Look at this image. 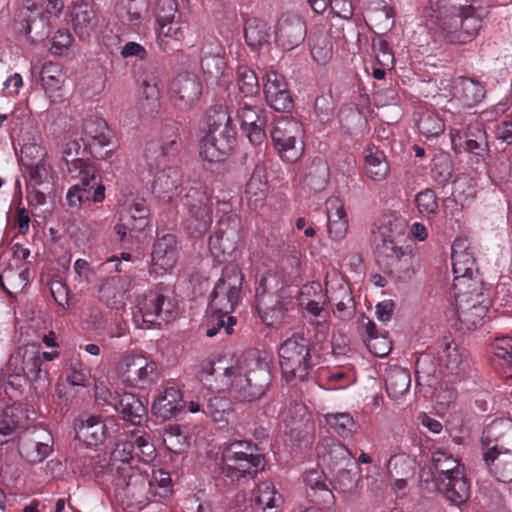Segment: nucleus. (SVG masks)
<instances>
[{"mask_svg": "<svg viewBox=\"0 0 512 512\" xmlns=\"http://www.w3.org/2000/svg\"><path fill=\"white\" fill-rule=\"evenodd\" d=\"M199 377L210 387H230L234 398L241 402L261 399L273 378L268 362L257 351H250L237 361L227 357L206 359L200 364Z\"/></svg>", "mask_w": 512, "mask_h": 512, "instance_id": "f257e3e1", "label": "nucleus"}, {"mask_svg": "<svg viewBox=\"0 0 512 512\" xmlns=\"http://www.w3.org/2000/svg\"><path fill=\"white\" fill-rule=\"evenodd\" d=\"M258 449L251 442L239 440L229 443L222 452L220 475L231 485L254 477L262 462Z\"/></svg>", "mask_w": 512, "mask_h": 512, "instance_id": "f03ea898", "label": "nucleus"}, {"mask_svg": "<svg viewBox=\"0 0 512 512\" xmlns=\"http://www.w3.org/2000/svg\"><path fill=\"white\" fill-rule=\"evenodd\" d=\"M280 367L287 382L304 381L312 369L311 344L308 338L295 332L279 348Z\"/></svg>", "mask_w": 512, "mask_h": 512, "instance_id": "7ed1b4c3", "label": "nucleus"}, {"mask_svg": "<svg viewBox=\"0 0 512 512\" xmlns=\"http://www.w3.org/2000/svg\"><path fill=\"white\" fill-rule=\"evenodd\" d=\"M375 257L383 272L397 281L412 279L419 267V258L411 244L377 247Z\"/></svg>", "mask_w": 512, "mask_h": 512, "instance_id": "20e7f679", "label": "nucleus"}, {"mask_svg": "<svg viewBox=\"0 0 512 512\" xmlns=\"http://www.w3.org/2000/svg\"><path fill=\"white\" fill-rule=\"evenodd\" d=\"M177 314V303L160 290H153L138 297L133 318L138 326L143 327L147 324L150 327L168 323L174 320Z\"/></svg>", "mask_w": 512, "mask_h": 512, "instance_id": "39448f33", "label": "nucleus"}, {"mask_svg": "<svg viewBox=\"0 0 512 512\" xmlns=\"http://www.w3.org/2000/svg\"><path fill=\"white\" fill-rule=\"evenodd\" d=\"M188 214L185 227L190 236L202 237L212 224V200L203 187H192L185 195Z\"/></svg>", "mask_w": 512, "mask_h": 512, "instance_id": "423d86ee", "label": "nucleus"}, {"mask_svg": "<svg viewBox=\"0 0 512 512\" xmlns=\"http://www.w3.org/2000/svg\"><path fill=\"white\" fill-rule=\"evenodd\" d=\"M271 138L281 158L289 163L296 162L304 152L303 128L293 118L276 121Z\"/></svg>", "mask_w": 512, "mask_h": 512, "instance_id": "0eeeda50", "label": "nucleus"}, {"mask_svg": "<svg viewBox=\"0 0 512 512\" xmlns=\"http://www.w3.org/2000/svg\"><path fill=\"white\" fill-rule=\"evenodd\" d=\"M243 278L238 267H226L211 293L209 308L231 314L241 299Z\"/></svg>", "mask_w": 512, "mask_h": 512, "instance_id": "6e6552de", "label": "nucleus"}, {"mask_svg": "<svg viewBox=\"0 0 512 512\" xmlns=\"http://www.w3.org/2000/svg\"><path fill=\"white\" fill-rule=\"evenodd\" d=\"M45 152L36 144H26L21 149V163L29 175L28 187L53 188L52 168L45 160Z\"/></svg>", "mask_w": 512, "mask_h": 512, "instance_id": "1a4fd4ad", "label": "nucleus"}, {"mask_svg": "<svg viewBox=\"0 0 512 512\" xmlns=\"http://www.w3.org/2000/svg\"><path fill=\"white\" fill-rule=\"evenodd\" d=\"M316 455L318 465L329 473L343 468L354 467V456L350 450L333 437H325L316 445Z\"/></svg>", "mask_w": 512, "mask_h": 512, "instance_id": "9d476101", "label": "nucleus"}, {"mask_svg": "<svg viewBox=\"0 0 512 512\" xmlns=\"http://www.w3.org/2000/svg\"><path fill=\"white\" fill-rule=\"evenodd\" d=\"M171 100L181 111L190 110L200 100L202 95V82L193 73H179L170 83Z\"/></svg>", "mask_w": 512, "mask_h": 512, "instance_id": "9b49d317", "label": "nucleus"}, {"mask_svg": "<svg viewBox=\"0 0 512 512\" xmlns=\"http://www.w3.org/2000/svg\"><path fill=\"white\" fill-rule=\"evenodd\" d=\"M118 376L130 386L144 388L153 381L156 366L140 355L124 356L117 367Z\"/></svg>", "mask_w": 512, "mask_h": 512, "instance_id": "f8f14e48", "label": "nucleus"}, {"mask_svg": "<svg viewBox=\"0 0 512 512\" xmlns=\"http://www.w3.org/2000/svg\"><path fill=\"white\" fill-rule=\"evenodd\" d=\"M237 118L242 132L253 145H261L266 140V118L264 110L248 102L239 104Z\"/></svg>", "mask_w": 512, "mask_h": 512, "instance_id": "ddd939ff", "label": "nucleus"}, {"mask_svg": "<svg viewBox=\"0 0 512 512\" xmlns=\"http://www.w3.org/2000/svg\"><path fill=\"white\" fill-rule=\"evenodd\" d=\"M239 227L236 220L222 219L219 222L218 229L209 238V250L216 259L224 260L236 250L241 239Z\"/></svg>", "mask_w": 512, "mask_h": 512, "instance_id": "4468645a", "label": "nucleus"}, {"mask_svg": "<svg viewBox=\"0 0 512 512\" xmlns=\"http://www.w3.org/2000/svg\"><path fill=\"white\" fill-rule=\"evenodd\" d=\"M483 452H512V420L495 419L482 432Z\"/></svg>", "mask_w": 512, "mask_h": 512, "instance_id": "2eb2a0df", "label": "nucleus"}, {"mask_svg": "<svg viewBox=\"0 0 512 512\" xmlns=\"http://www.w3.org/2000/svg\"><path fill=\"white\" fill-rule=\"evenodd\" d=\"M178 260L177 240L172 234L158 237L151 252V272L164 275L175 267Z\"/></svg>", "mask_w": 512, "mask_h": 512, "instance_id": "dca6fc26", "label": "nucleus"}, {"mask_svg": "<svg viewBox=\"0 0 512 512\" xmlns=\"http://www.w3.org/2000/svg\"><path fill=\"white\" fill-rule=\"evenodd\" d=\"M264 96L267 104L276 111L288 112L293 100L283 75L268 71L264 78Z\"/></svg>", "mask_w": 512, "mask_h": 512, "instance_id": "f3484780", "label": "nucleus"}, {"mask_svg": "<svg viewBox=\"0 0 512 512\" xmlns=\"http://www.w3.org/2000/svg\"><path fill=\"white\" fill-rule=\"evenodd\" d=\"M305 22L296 15H283L275 31L276 43L284 50L298 47L305 39Z\"/></svg>", "mask_w": 512, "mask_h": 512, "instance_id": "a211bd4d", "label": "nucleus"}, {"mask_svg": "<svg viewBox=\"0 0 512 512\" xmlns=\"http://www.w3.org/2000/svg\"><path fill=\"white\" fill-rule=\"evenodd\" d=\"M71 22L75 33L83 40L96 31L99 17L92 0H76L71 10Z\"/></svg>", "mask_w": 512, "mask_h": 512, "instance_id": "6ab92c4d", "label": "nucleus"}, {"mask_svg": "<svg viewBox=\"0 0 512 512\" xmlns=\"http://www.w3.org/2000/svg\"><path fill=\"white\" fill-rule=\"evenodd\" d=\"M9 365L15 366L16 369L20 366L19 371L16 372L17 375L22 373L30 381L39 380L42 373L40 348L35 345L19 348L17 353L10 357Z\"/></svg>", "mask_w": 512, "mask_h": 512, "instance_id": "aec40b11", "label": "nucleus"}, {"mask_svg": "<svg viewBox=\"0 0 512 512\" xmlns=\"http://www.w3.org/2000/svg\"><path fill=\"white\" fill-rule=\"evenodd\" d=\"M51 442L49 434L34 430L20 442L19 453L28 463L38 464L51 453Z\"/></svg>", "mask_w": 512, "mask_h": 512, "instance_id": "412c9836", "label": "nucleus"}, {"mask_svg": "<svg viewBox=\"0 0 512 512\" xmlns=\"http://www.w3.org/2000/svg\"><path fill=\"white\" fill-rule=\"evenodd\" d=\"M488 300H461L455 302L459 330L472 331L478 328L488 311Z\"/></svg>", "mask_w": 512, "mask_h": 512, "instance_id": "4be33fe9", "label": "nucleus"}, {"mask_svg": "<svg viewBox=\"0 0 512 512\" xmlns=\"http://www.w3.org/2000/svg\"><path fill=\"white\" fill-rule=\"evenodd\" d=\"M235 140L229 132L226 136L204 133L199 144L200 157L209 163L221 162L232 150Z\"/></svg>", "mask_w": 512, "mask_h": 512, "instance_id": "5701e85b", "label": "nucleus"}, {"mask_svg": "<svg viewBox=\"0 0 512 512\" xmlns=\"http://www.w3.org/2000/svg\"><path fill=\"white\" fill-rule=\"evenodd\" d=\"M436 485L438 491L456 506L464 504L470 497V484L464 471H456L454 476L436 478Z\"/></svg>", "mask_w": 512, "mask_h": 512, "instance_id": "b1692460", "label": "nucleus"}, {"mask_svg": "<svg viewBox=\"0 0 512 512\" xmlns=\"http://www.w3.org/2000/svg\"><path fill=\"white\" fill-rule=\"evenodd\" d=\"M201 130L203 133L219 136H226L229 131L231 137L236 138V130L228 108L222 104L211 106L206 110Z\"/></svg>", "mask_w": 512, "mask_h": 512, "instance_id": "393cba45", "label": "nucleus"}, {"mask_svg": "<svg viewBox=\"0 0 512 512\" xmlns=\"http://www.w3.org/2000/svg\"><path fill=\"white\" fill-rule=\"evenodd\" d=\"M184 407L182 394L176 386H167L155 398L152 411L163 421L175 417Z\"/></svg>", "mask_w": 512, "mask_h": 512, "instance_id": "a878e982", "label": "nucleus"}, {"mask_svg": "<svg viewBox=\"0 0 512 512\" xmlns=\"http://www.w3.org/2000/svg\"><path fill=\"white\" fill-rule=\"evenodd\" d=\"M452 100L457 101L463 107H473L478 104L485 95L484 87L472 79L458 77L450 86Z\"/></svg>", "mask_w": 512, "mask_h": 512, "instance_id": "bb28decb", "label": "nucleus"}, {"mask_svg": "<svg viewBox=\"0 0 512 512\" xmlns=\"http://www.w3.org/2000/svg\"><path fill=\"white\" fill-rule=\"evenodd\" d=\"M113 407L121 414L122 419L140 425L147 417V409L143 402L135 394L123 392L116 393Z\"/></svg>", "mask_w": 512, "mask_h": 512, "instance_id": "cd10ccee", "label": "nucleus"}, {"mask_svg": "<svg viewBox=\"0 0 512 512\" xmlns=\"http://www.w3.org/2000/svg\"><path fill=\"white\" fill-rule=\"evenodd\" d=\"M405 221L397 217L384 218L374 235L375 250L377 247L390 245H402L406 242Z\"/></svg>", "mask_w": 512, "mask_h": 512, "instance_id": "c85d7f7f", "label": "nucleus"}, {"mask_svg": "<svg viewBox=\"0 0 512 512\" xmlns=\"http://www.w3.org/2000/svg\"><path fill=\"white\" fill-rule=\"evenodd\" d=\"M76 437L87 446H97L106 438L108 433L107 423L98 416L80 418L75 424Z\"/></svg>", "mask_w": 512, "mask_h": 512, "instance_id": "c756f323", "label": "nucleus"}, {"mask_svg": "<svg viewBox=\"0 0 512 512\" xmlns=\"http://www.w3.org/2000/svg\"><path fill=\"white\" fill-rule=\"evenodd\" d=\"M452 267L454 275L475 273L476 262L470 241L465 237L456 238L452 244Z\"/></svg>", "mask_w": 512, "mask_h": 512, "instance_id": "7c9ffc66", "label": "nucleus"}, {"mask_svg": "<svg viewBox=\"0 0 512 512\" xmlns=\"http://www.w3.org/2000/svg\"><path fill=\"white\" fill-rule=\"evenodd\" d=\"M451 140L454 149L457 146H463L464 150L478 157H484L488 152V141L486 132L477 126L474 129L468 128L467 132L462 135L459 131L451 133Z\"/></svg>", "mask_w": 512, "mask_h": 512, "instance_id": "2f4dec72", "label": "nucleus"}, {"mask_svg": "<svg viewBox=\"0 0 512 512\" xmlns=\"http://www.w3.org/2000/svg\"><path fill=\"white\" fill-rule=\"evenodd\" d=\"M483 290V282L478 276V271L475 273L454 275L453 292L455 302L470 299L487 300Z\"/></svg>", "mask_w": 512, "mask_h": 512, "instance_id": "473e14b6", "label": "nucleus"}, {"mask_svg": "<svg viewBox=\"0 0 512 512\" xmlns=\"http://www.w3.org/2000/svg\"><path fill=\"white\" fill-rule=\"evenodd\" d=\"M325 205L328 218V234L333 240H341L346 236L349 227L344 206L337 197L328 198Z\"/></svg>", "mask_w": 512, "mask_h": 512, "instance_id": "72a5a7b5", "label": "nucleus"}, {"mask_svg": "<svg viewBox=\"0 0 512 512\" xmlns=\"http://www.w3.org/2000/svg\"><path fill=\"white\" fill-rule=\"evenodd\" d=\"M449 376L455 381H462L469 375V362L467 357L461 353L457 345L453 342L445 344V348L440 357Z\"/></svg>", "mask_w": 512, "mask_h": 512, "instance_id": "f704fd0d", "label": "nucleus"}, {"mask_svg": "<svg viewBox=\"0 0 512 512\" xmlns=\"http://www.w3.org/2000/svg\"><path fill=\"white\" fill-rule=\"evenodd\" d=\"M363 333L366 335L364 342L368 350L377 357H385L391 351L392 343L385 334L379 333L375 323L361 315L359 319Z\"/></svg>", "mask_w": 512, "mask_h": 512, "instance_id": "c9c22d12", "label": "nucleus"}, {"mask_svg": "<svg viewBox=\"0 0 512 512\" xmlns=\"http://www.w3.org/2000/svg\"><path fill=\"white\" fill-rule=\"evenodd\" d=\"M183 182L181 170L170 166L159 171L154 178L153 192L161 198L171 199L178 193Z\"/></svg>", "mask_w": 512, "mask_h": 512, "instance_id": "e433bc0d", "label": "nucleus"}, {"mask_svg": "<svg viewBox=\"0 0 512 512\" xmlns=\"http://www.w3.org/2000/svg\"><path fill=\"white\" fill-rule=\"evenodd\" d=\"M26 412L21 405H10L0 409V445L8 443L14 432L23 426Z\"/></svg>", "mask_w": 512, "mask_h": 512, "instance_id": "4c0bfd02", "label": "nucleus"}, {"mask_svg": "<svg viewBox=\"0 0 512 512\" xmlns=\"http://www.w3.org/2000/svg\"><path fill=\"white\" fill-rule=\"evenodd\" d=\"M329 174L327 161L317 157L304 169L302 175L303 187L315 193L320 192L327 186Z\"/></svg>", "mask_w": 512, "mask_h": 512, "instance_id": "58836bf2", "label": "nucleus"}, {"mask_svg": "<svg viewBox=\"0 0 512 512\" xmlns=\"http://www.w3.org/2000/svg\"><path fill=\"white\" fill-rule=\"evenodd\" d=\"M365 160V174L372 181H383L385 180L390 172L389 163L386 159V155L374 144L368 145L364 150Z\"/></svg>", "mask_w": 512, "mask_h": 512, "instance_id": "ea45409f", "label": "nucleus"}, {"mask_svg": "<svg viewBox=\"0 0 512 512\" xmlns=\"http://www.w3.org/2000/svg\"><path fill=\"white\" fill-rule=\"evenodd\" d=\"M483 460L489 472L500 482L512 481V451L483 452Z\"/></svg>", "mask_w": 512, "mask_h": 512, "instance_id": "a19ab883", "label": "nucleus"}, {"mask_svg": "<svg viewBox=\"0 0 512 512\" xmlns=\"http://www.w3.org/2000/svg\"><path fill=\"white\" fill-rule=\"evenodd\" d=\"M80 144L77 141H70L63 151V160L66 163L67 171L71 175L85 174V180L91 179L96 173V168L81 158H78Z\"/></svg>", "mask_w": 512, "mask_h": 512, "instance_id": "79ce46f5", "label": "nucleus"}, {"mask_svg": "<svg viewBox=\"0 0 512 512\" xmlns=\"http://www.w3.org/2000/svg\"><path fill=\"white\" fill-rule=\"evenodd\" d=\"M237 320L230 313L212 311L206 316V320L203 324L205 334L207 337L229 336L233 333V328Z\"/></svg>", "mask_w": 512, "mask_h": 512, "instance_id": "37998d69", "label": "nucleus"}, {"mask_svg": "<svg viewBox=\"0 0 512 512\" xmlns=\"http://www.w3.org/2000/svg\"><path fill=\"white\" fill-rule=\"evenodd\" d=\"M414 120L419 133L427 139L437 138L445 130L444 120L435 111H418L414 114Z\"/></svg>", "mask_w": 512, "mask_h": 512, "instance_id": "c03bdc74", "label": "nucleus"}, {"mask_svg": "<svg viewBox=\"0 0 512 512\" xmlns=\"http://www.w3.org/2000/svg\"><path fill=\"white\" fill-rule=\"evenodd\" d=\"M411 383L409 372L401 367H391L385 375V387L391 398L397 399L404 395Z\"/></svg>", "mask_w": 512, "mask_h": 512, "instance_id": "a18cd8bd", "label": "nucleus"}, {"mask_svg": "<svg viewBox=\"0 0 512 512\" xmlns=\"http://www.w3.org/2000/svg\"><path fill=\"white\" fill-rule=\"evenodd\" d=\"M292 304L290 297L276 295L274 299H269L268 302L265 301V304H262L260 312H263V315L261 317L268 325L280 323L284 320Z\"/></svg>", "mask_w": 512, "mask_h": 512, "instance_id": "49530a36", "label": "nucleus"}, {"mask_svg": "<svg viewBox=\"0 0 512 512\" xmlns=\"http://www.w3.org/2000/svg\"><path fill=\"white\" fill-rule=\"evenodd\" d=\"M158 26V43L163 50L174 49L182 42L184 31L179 18L158 23Z\"/></svg>", "mask_w": 512, "mask_h": 512, "instance_id": "de8ad7c7", "label": "nucleus"}, {"mask_svg": "<svg viewBox=\"0 0 512 512\" xmlns=\"http://www.w3.org/2000/svg\"><path fill=\"white\" fill-rule=\"evenodd\" d=\"M300 305L311 316L317 318L309 321V324L315 326L318 330L315 335L316 339L319 341L325 339L329 331V313L314 300H308L307 302L301 301Z\"/></svg>", "mask_w": 512, "mask_h": 512, "instance_id": "09e8293b", "label": "nucleus"}, {"mask_svg": "<svg viewBox=\"0 0 512 512\" xmlns=\"http://www.w3.org/2000/svg\"><path fill=\"white\" fill-rule=\"evenodd\" d=\"M149 0H120L121 17L130 25H138L149 12Z\"/></svg>", "mask_w": 512, "mask_h": 512, "instance_id": "8fccbe9b", "label": "nucleus"}, {"mask_svg": "<svg viewBox=\"0 0 512 512\" xmlns=\"http://www.w3.org/2000/svg\"><path fill=\"white\" fill-rule=\"evenodd\" d=\"M71 178L79 179L80 183L74 184L67 192L66 200L70 207H78L82 202L90 200L91 189L94 188L95 175L85 180V174L71 175Z\"/></svg>", "mask_w": 512, "mask_h": 512, "instance_id": "3c124183", "label": "nucleus"}, {"mask_svg": "<svg viewBox=\"0 0 512 512\" xmlns=\"http://www.w3.org/2000/svg\"><path fill=\"white\" fill-rule=\"evenodd\" d=\"M276 494L272 483L263 482L259 484L255 495L257 510H261V512H278L281 496H276Z\"/></svg>", "mask_w": 512, "mask_h": 512, "instance_id": "603ef678", "label": "nucleus"}, {"mask_svg": "<svg viewBox=\"0 0 512 512\" xmlns=\"http://www.w3.org/2000/svg\"><path fill=\"white\" fill-rule=\"evenodd\" d=\"M324 420L326 425L342 438H348L356 431V423L349 413H327Z\"/></svg>", "mask_w": 512, "mask_h": 512, "instance_id": "864d4df0", "label": "nucleus"}, {"mask_svg": "<svg viewBox=\"0 0 512 512\" xmlns=\"http://www.w3.org/2000/svg\"><path fill=\"white\" fill-rule=\"evenodd\" d=\"M432 463L438 473L437 478L454 476L456 471H463L459 460L445 449H437L432 453Z\"/></svg>", "mask_w": 512, "mask_h": 512, "instance_id": "5fc2aeb1", "label": "nucleus"}, {"mask_svg": "<svg viewBox=\"0 0 512 512\" xmlns=\"http://www.w3.org/2000/svg\"><path fill=\"white\" fill-rule=\"evenodd\" d=\"M310 41L311 55L314 60L321 65L328 63L333 55L332 43L328 34L323 31L314 33Z\"/></svg>", "mask_w": 512, "mask_h": 512, "instance_id": "6e6d98bb", "label": "nucleus"}, {"mask_svg": "<svg viewBox=\"0 0 512 512\" xmlns=\"http://www.w3.org/2000/svg\"><path fill=\"white\" fill-rule=\"evenodd\" d=\"M128 213L131 216L132 225L138 223L139 219L143 220L141 231L148 225L149 209L146 204V200L141 197L127 198L122 204L119 217L123 218L124 214Z\"/></svg>", "mask_w": 512, "mask_h": 512, "instance_id": "4d7b16f0", "label": "nucleus"}, {"mask_svg": "<svg viewBox=\"0 0 512 512\" xmlns=\"http://www.w3.org/2000/svg\"><path fill=\"white\" fill-rule=\"evenodd\" d=\"M355 468H357L356 465L354 467H343L330 473L332 484L336 490L346 494H351L356 490L359 472L354 471Z\"/></svg>", "mask_w": 512, "mask_h": 512, "instance_id": "13d9d810", "label": "nucleus"}, {"mask_svg": "<svg viewBox=\"0 0 512 512\" xmlns=\"http://www.w3.org/2000/svg\"><path fill=\"white\" fill-rule=\"evenodd\" d=\"M83 132L89 139V145L99 147L107 146L110 143V135L104 120L89 119L84 123Z\"/></svg>", "mask_w": 512, "mask_h": 512, "instance_id": "bf43d9fd", "label": "nucleus"}, {"mask_svg": "<svg viewBox=\"0 0 512 512\" xmlns=\"http://www.w3.org/2000/svg\"><path fill=\"white\" fill-rule=\"evenodd\" d=\"M42 86L49 97H53L61 89L63 73L59 65L45 63L41 70Z\"/></svg>", "mask_w": 512, "mask_h": 512, "instance_id": "052dcab7", "label": "nucleus"}, {"mask_svg": "<svg viewBox=\"0 0 512 512\" xmlns=\"http://www.w3.org/2000/svg\"><path fill=\"white\" fill-rule=\"evenodd\" d=\"M494 361L505 369L508 376L512 374V337L496 338L492 344Z\"/></svg>", "mask_w": 512, "mask_h": 512, "instance_id": "680f3d73", "label": "nucleus"}, {"mask_svg": "<svg viewBox=\"0 0 512 512\" xmlns=\"http://www.w3.org/2000/svg\"><path fill=\"white\" fill-rule=\"evenodd\" d=\"M119 279L111 278L100 288V298L109 307L120 309L125 305V291L118 285Z\"/></svg>", "mask_w": 512, "mask_h": 512, "instance_id": "e2e57ef3", "label": "nucleus"}, {"mask_svg": "<svg viewBox=\"0 0 512 512\" xmlns=\"http://www.w3.org/2000/svg\"><path fill=\"white\" fill-rule=\"evenodd\" d=\"M244 36L247 44L257 49L267 42L269 34L263 21L253 18L245 23Z\"/></svg>", "mask_w": 512, "mask_h": 512, "instance_id": "0e129e2a", "label": "nucleus"}, {"mask_svg": "<svg viewBox=\"0 0 512 512\" xmlns=\"http://www.w3.org/2000/svg\"><path fill=\"white\" fill-rule=\"evenodd\" d=\"M414 461L406 453L395 454L387 463V472L391 478L413 477Z\"/></svg>", "mask_w": 512, "mask_h": 512, "instance_id": "69168bd1", "label": "nucleus"}, {"mask_svg": "<svg viewBox=\"0 0 512 512\" xmlns=\"http://www.w3.org/2000/svg\"><path fill=\"white\" fill-rule=\"evenodd\" d=\"M202 412L211 417L214 422H226L231 412V402L225 397H211L202 404Z\"/></svg>", "mask_w": 512, "mask_h": 512, "instance_id": "338daca9", "label": "nucleus"}, {"mask_svg": "<svg viewBox=\"0 0 512 512\" xmlns=\"http://www.w3.org/2000/svg\"><path fill=\"white\" fill-rule=\"evenodd\" d=\"M138 107L140 112L144 115H151L157 111L159 107V90L156 84H151L147 80H143Z\"/></svg>", "mask_w": 512, "mask_h": 512, "instance_id": "774afa93", "label": "nucleus"}]
</instances>
